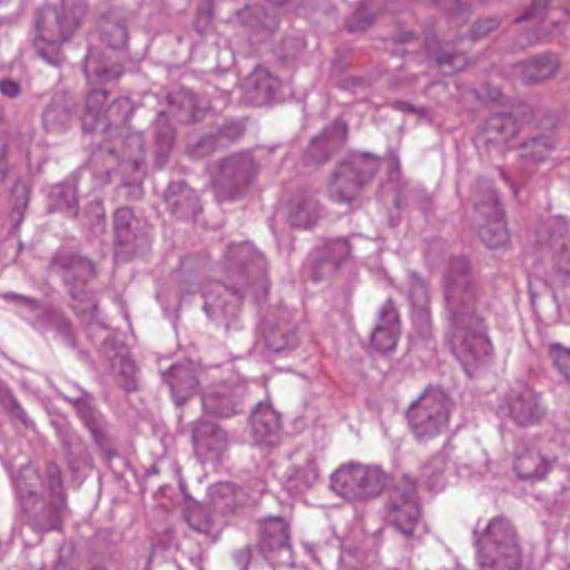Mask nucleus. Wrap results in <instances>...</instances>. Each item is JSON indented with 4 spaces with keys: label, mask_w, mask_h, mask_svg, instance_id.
Listing matches in <instances>:
<instances>
[{
    "label": "nucleus",
    "mask_w": 570,
    "mask_h": 570,
    "mask_svg": "<svg viewBox=\"0 0 570 570\" xmlns=\"http://www.w3.org/2000/svg\"><path fill=\"white\" fill-rule=\"evenodd\" d=\"M442 292L452 352L471 375L470 367L476 368L492 356L488 325L492 301L475 281L465 257L450 259L443 274Z\"/></svg>",
    "instance_id": "nucleus-1"
},
{
    "label": "nucleus",
    "mask_w": 570,
    "mask_h": 570,
    "mask_svg": "<svg viewBox=\"0 0 570 570\" xmlns=\"http://www.w3.org/2000/svg\"><path fill=\"white\" fill-rule=\"evenodd\" d=\"M225 282L209 284L203 293L204 311L226 332L238 330L239 306L252 289L256 299L268 293L266 259L249 243L232 244L225 253Z\"/></svg>",
    "instance_id": "nucleus-2"
},
{
    "label": "nucleus",
    "mask_w": 570,
    "mask_h": 570,
    "mask_svg": "<svg viewBox=\"0 0 570 570\" xmlns=\"http://www.w3.org/2000/svg\"><path fill=\"white\" fill-rule=\"evenodd\" d=\"M87 12L86 0H60L57 6H43L36 13L33 47L39 57L52 66L63 60L61 45L79 28Z\"/></svg>",
    "instance_id": "nucleus-3"
},
{
    "label": "nucleus",
    "mask_w": 570,
    "mask_h": 570,
    "mask_svg": "<svg viewBox=\"0 0 570 570\" xmlns=\"http://www.w3.org/2000/svg\"><path fill=\"white\" fill-rule=\"evenodd\" d=\"M49 269L58 275L71 298V307L82 322L91 324L98 320V302L88 284L96 277L94 262L70 249H59L52 257Z\"/></svg>",
    "instance_id": "nucleus-4"
},
{
    "label": "nucleus",
    "mask_w": 570,
    "mask_h": 570,
    "mask_svg": "<svg viewBox=\"0 0 570 570\" xmlns=\"http://www.w3.org/2000/svg\"><path fill=\"white\" fill-rule=\"evenodd\" d=\"M474 537L478 562L482 569H521L522 558L517 530L508 518H492L482 532L474 531Z\"/></svg>",
    "instance_id": "nucleus-5"
},
{
    "label": "nucleus",
    "mask_w": 570,
    "mask_h": 570,
    "mask_svg": "<svg viewBox=\"0 0 570 570\" xmlns=\"http://www.w3.org/2000/svg\"><path fill=\"white\" fill-rule=\"evenodd\" d=\"M40 488L41 476L38 471L23 468L16 481V489L27 523L38 533L60 530L66 502L61 499H49L46 502L40 495Z\"/></svg>",
    "instance_id": "nucleus-6"
},
{
    "label": "nucleus",
    "mask_w": 570,
    "mask_h": 570,
    "mask_svg": "<svg viewBox=\"0 0 570 570\" xmlns=\"http://www.w3.org/2000/svg\"><path fill=\"white\" fill-rule=\"evenodd\" d=\"M381 159L371 153H356L332 170L327 181L330 198L337 204H352L376 175Z\"/></svg>",
    "instance_id": "nucleus-7"
},
{
    "label": "nucleus",
    "mask_w": 570,
    "mask_h": 570,
    "mask_svg": "<svg viewBox=\"0 0 570 570\" xmlns=\"http://www.w3.org/2000/svg\"><path fill=\"white\" fill-rule=\"evenodd\" d=\"M452 402L440 387L429 386L411 403L405 416L419 441L431 440L443 433L449 425Z\"/></svg>",
    "instance_id": "nucleus-8"
},
{
    "label": "nucleus",
    "mask_w": 570,
    "mask_h": 570,
    "mask_svg": "<svg viewBox=\"0 0 570 570\" xmlns=\"http://www.w3.org/2000/svg\"><path fill=\"white\" fill-rule=\"evenodd\" d=\"M108 91L91 89L85 100L80 116L82 129L87 132L100 131L108 136L121 131L134 112L129 98L119 97L106 106Z\"/></svg>",
    "instance_id": "nucleus-9"
},
{
    "label": "nucleus",
    "mask_w": 570,
    "mask_h": 570,
    "mask_svg": "<svg viewBox=\"0 0 570 570\" xmlns=\"http://www.w3.org/2000/svg\"><path fill=\"white\" fill-rule=\"evenodd\" d=\"M331 489L350 502L379 497L387 483V474L376 465L342 464L331 474Z\"/></svg>",
    "instance_id": "nucleus-10"
},
{
    "label": "nucleus",
    "mask_w": 570,
    "mask_h": 570,
    "mask_svg": "<svg viewBox=\"0 0 570 570\" xmlns=\"http://www.w3.org/2000/svg\"><path fill=\"white\" fill-rule=\"evenodd\" d=\"M474 216L481 240L490 248H499L509 242L503 220L504 212L498 200L492 183L479 180L473 190Z\"/></svg>",
    "instance_id": "nucleus-11"
},
{
    "label": "nucleus",
    "mask_w": 570,
    "mask_h": 570,
    "mask_svg": "<svg viewBox=\"0 0 570 570\" xmlns=\"http://www.w3.org/2000/svg\"><path fill=\"white\" fill-rule=\"evenodd\" d=\"M497 413L502 421L520 429L541 424L547 415L540 394L532 387L511 389L499 401Z\"/></svg>",
    "instance_id": "nucleus-12"
},
{
    "label": "nucleus",
    "mask_w": 570,
    "mask_h": 570,
    "mask_svg": "<svg viewBox=\"0 0 570 570\" xmlns=\"http://www.w3.org/2000/svg\"><path fill=\"white\" fill-rule=\"evenodd\" d=\"M259 165L250 153H238L224 158L214 180L217 196L222 200L234 199L255 179Z\"/></svg>",
    "instance_id": "nucleus-13"
},
{
    "label": "nucleus",
    "mask_w": 570,
    "mask_h": 570,
    "mask_svg": "<svg viewBox=\"0 0 570 570\" xmlns=\"http://www.w3.org/2000/svg\"><path fill=\"white\" fill-rule=\"evenodd\" d=\"M352 249L350 237L327 238L315 248L302 273L313 282L330 279L351 261Z\"/></svg>",
    "instance_id": "nucleus-14"
},
{
    "label": "nucleus",
    "mask_w": 570,
    "mask_h": 570,
    "mask_svg": "<svg viewBox=\"0 0 570 570\" xmlns=\"http://www.w3.org/2000/svg\"><path fill=\"white\" fill-rule=\"evenodd\" d=\"M386 509L390 525L404 537H412L421 518L415 484L406 483L403 488L395 487L390 494Z\"/></svg>",
    "instance_id": "nucleus-15"
},
{
    "label": "nucleus",
    "mask_w": 570,
    "mask_h": 570,
    "mask_svg": "<svg viewBox=\"0 0 570 570\" xmlns=\"http://www.w3.org/2000/svg\"><path fill=\"white\" fill-rule=\"evenodd\" d=\"M261 537L258 542L262 561H255L252 570H275L271 563L274 554L291 552V534L288 522L281 517H267L259 522Z\"/></svg>",
    "instance_id": "nucleus-16"
},
{
    "label": "nucleus",
    "mask_w": 570,
    "mask_h": 570,
    "mask_svg": "<svg viewBox=\"0 0 570 570\" xmlns=\"http://www.w3.org/2000/svg\"><path fill=\"white\" fill-rule=\"evenodd\" d=\"M236 20L254 42L268 40L279 29L278 10L272 4H247L236 12Z\"/></svg>",
    "instance_id": "nucleus-17"
},
{
    "label": "nucleus",
    "mask_w": 570,
    "mask_h": 570,
    "mask_svg": "<svg viewBox=\"0 0 570 570\" xmlns=\"http://www.w3.org/2000/svg\"><path fill=\"white\" fill-rule=\"evenodd\" d=\"M347 135V122L342 119H335L311 140L303 157L304 163L306 165L326 163L345 145Z\"/></svg>",
    "instance_id": "nucleus-18"
},
{
    "label": "nucleus",
    "mask_w": 570,
    "mask_h": 570,
    "mask_svg": "<svg viewBox=\"0 0 570 570\" xmlns=\"http://www.w3.org/2000/svg\"><path fill=\"white\" fill-rule=\"evenodd\" d=\"M191 441L195 453L205 460H217L227 450V432L217 423L198 420L191 423Z\"/></svg>",
    "instance_id": "nucleus-19"
},
{
    "label": "nucleus",
    "mask_w": 570,
    "mask_h": 570,
    "mask_svg": "<svg viewBox=\"0 0 570 570\" xmlns=\"http://www.w3.org/2000/svg\"><path fill=\"white\" fill-rule=\"evenodd\" d=\"M163 382L177 406L184 405L199 390L197 370L189 361L171 365L163 373Z\"/></svg>",
    "instance_id": "nucleus-20"
},
{
    "label": "nucleus",
    "mask_w": 570,
    "mask_h": 570,
    "mask_svg": "<svg viewBox=\"0 0 570 570\" xmlns=\"http://www.w3.org/2000/svg\"><path fill=\"white\" fill-rule=\"evenodd\" d=\"M513 459L518 478L532 483L546 479L554 464L553 460L542 455L538 449L523 443L515 444Z\"/></svg>",
    "instance_id": "nucleus-21"
},
{
    "label": "nucleus",
    "mask_w": 570,
    "mask_h": 570,
    "mask_svg": "<svg viewBox=\"0 0 570 570\" xmlns=\"http://www.w3.org/2000/svg\"><path fill=\"white\" fill-rule=\"evenodd\" d=\"M399 336V313L394 301L387 298L379 309V322L371 335V346L380 353H389L396 347Z\"/></svg>",
    "instance_id": "nucleus-22"
},
{
    "label": "nucleus",
    "mask_w": 570,
    "mask_h": 570,
    "mask_svg": "<svg viewBox=\"0 0 570 570\" xmlns=\"http://www.w3.org/2000/svg\"><path fill=\"white\" fill-rule=\"evenodd\" d=\"M71 401L75 403V413L83 428L89 432L91 441L100 450L110 454L112 435L106 416L94 403L89 404L78 399Z\"/></svg>",
    "instance_id": "nucleus-23"
},
{
    "label": "nucleus",
    "mask_w": 570,
    "mask_h": 570,
    "mask_svg": "<svg viewBox=\"0 0 570 570\" xmlns=\"http://www.w3.org/2000/svg\"><path fill=\"white\" fill-rule=\"evenodd\" d=\"M249 423L255 443L274 446L279 440V414L266 403H258L252 411Z\"/></svg>",
    "instance_id": "nucleus-24"
},
{
    "label": "nucleus",
    "mask_w": 570,
    "mask_h": 570,
    "mask_svg": "<svg viewBox=\"0 0 570 570\" xmlns=\"http://www.w3.org/2000/svg\"><path fill=\"white\" fill-rule=\"evenodd\" d=\"M164 200L170 214L178 219L195 218L200 210L198 195L183 180L168 185Z\"/></svg>",
    "instance_id": "nucleus-25"
},
{
    "label": "nucleus",
    "mask_w": 570,
    "mask_h": 570,
    "mask_svg": "<svg viewBox=\"0 0 570 570\" xmlns=\"http://www.w3.org/2000/svg\"><path fill=\"white\" fill-rule=\"evenodd\" d=\"M77 102L67 92H56L42 112L43 127L49 132L67 130L73 119Z\"/></svg>",
    "instance_id": "nucleus-26"
},
{
    "label": "nucleus",
    "mask_w": 570,
    "mask_h": 570,
    "mask_svg": "<svg viewBox=\"0 0 570 570\" xmlns=\"http://www.w3.org/2000/svg\"><path fill=\"white\" fill-rule=\"evenodd\" d=\"M281 87V80L264 67H256L245 81L247 99L257 106L275 100Z\"/></svg>",
    "instance_id": "nucleus-27"
},
{
    "label": "nucleus",
    "mask_w": 570,
    "mask_h": 570,
    "mask_svg": "<svg viewBox=\"0 0 570 570\" xmlns=\"http://www.w3.org/2000/svg\"><path fill=\"white\" fill-rule=\"evenodd\" d=\"M515 72L528 85H535L552 78L560 68L557 55L544 52L515 65Z\"/></svg>",
    "instance_id": "nucleus-28"
},
{
    "label": "nucleus",
    "mask_w": 570,
    "mask_h": 570,
    "mask_svg": "<svg viewBox=\"0 0 570 570\" xmlns=\"http://www.w3.org/2000/svg\"><path fill=\"white\" fill-rule=\"evenodd\" d=\"M203 409L220 419H228L242 411V404L236 393L229 387L222 386L203 396Z\"/></svg>",
    "instance_id": "nucleus-29"
},
{
    "label": "nucleus",
    "mask_w": 570,
    "mask_h": 570,
    "mask_svg": "<svg viewBox=\"0 0 570 570\" xmlns=\"http://www.w3.org/2000/svg\"><path fill=\"white\" fill-rule=\"evenodd\" d=\"M120 160L116 146L104 144L95 147L89 157V166L95 179L101 185L110 183Z\"/></svg>",
    "instance_id": "nucleus-30"
},
{
    "label": "nucleus",
    "mask_w": 570,
    "mask_h": 570,
    "mask_svg": "<svg viewBox=\"0 0 570 570\" xmlns=\"http://www.w3.org/2000/svg\"><path fill=\"white\" fill-rule=\"evenodd\" d=\"M520 130V122L511 112L491 115L484 124L483 136L485 144H502L512 139Z\"/></svg>",
    "instance_id": "nucleus-31"
},
{
    "label": "nucleus",
    "mask_w": 570,
    "mask_h": 570,
    "mask_svg": "<svg viewBox=\"0 0 570 570\" xmlns=\"http://www.w3.org/2000/svg\"><path fill=\"white\" fill-rule=\"evenodd\" d=\"M265 346L273 353L294 350L298 345L296 332L287 322H266L262 330Z\"/></svg>",
    "instance_id": "nucleus-32"
},
{
    "label": "nucleus",
    "mask_w": 570,
    "mask_h": 570,
    "mask_svg": "<svg viewBox=\"0 0 570 570\" xmlns=\"http://www.w3.org/2000/svg\"><path fill=\"white\" fill-rule=\"evenodd\" d=\"M101 40L111 49H121L128 40L127 22L121 11L110 9L99 22Z\"/></svg>",
    "instance_id": "nucleus-33"
},
{
    "label": "nucleus",
    "mask_w": 570,
    "mask_h": 570,
    "mask_svg": "<svg viewBox=\"0 0 570 570\" xmlns=\"http://www.w3.org/2000/svg\"><path fill=\"white\" fill-rule=\"evenodd\" d=\"M169 102V114L179 122L197 121L203 111V107L198 104V98L189 90L180 89L170 92L167 97Z\"/></svg>",
    "instance_id": "nucleus-34"
},
{
    "label": "nucleus",
    "mask_w": 570,
    "mask_h": 570,
    "mask_svg": "<svg viewBox=\"0 0 570 570\" xmlns=\"http://www.w3.org/2000/svg\"><path fill=\"white\" fill-rule=\"evenodd\" d=\"M122 66L118 62L107 63L97 50H90L83 62V72L89 81L108 82L122 75Z\"/></svg>",
    "instance_id": "nucleus-35"
},
{
    "label": "nucleus",
    "mask_w": 570,
    "mask_h": 570,
    "mask_svg": "<svg viewBox=\"0 0 570 570\" xmlns=\"http://www.w3.org/2000/svg\"><path fill=\"white\" fill-rule=\"evenodd\" d=\"M318 479V469L315 460L308 456L304 465H296L292 469L286 488L294 494H301L312 488Z\"/></svg>",
    "instance_id": "nucleus-36"
},
{
    "label": "nucleus",
    "mask_w": 570,
    "mask_h": 570,
    "mask_svg": "<svg viewBox=\"0 0 570 570\" xmlns=\"http://www.w3.org/2000/svg\"><path fill=\"white\" fill-rule=\"evenodd\" d=\"M448 462V455L440 452L422 465L421 478L431 491H439L445 487Z\"/></svg>",
    "instance_id": "nucleus-37"
},
{
    "label": "nucleus",
    "mask_w": 570,
    "mask_h": 570,
    "mask_svg": "<svg viewBox=\"0 0 570 570\" xmlns=\"http://www.w3.org/2000/svg\"><path fill=\"white\" fill-rule=\"evenodd\" d=\"M320 217V205L313 198L293 203L288 213V223L296 228H311Z\"/></svg>",
    "instance_id": "nucleus-38"
},
{
    "label": "nucleus",
    "mask_w": 570,
    "mask_h": 570,
    "mask_svg": "<svg viewBox=\"0 0 570 570\" xmlns=\"http://www.w3.org/2000/svg\"><path fill=\"white\" fill-rule=\"evenodd\" d=\"M554 148L556 139L549 134L532 136L519 147L521 157L534 163L546 160Z\"/></svg>",
    "instance_id": "nucleus-39"
},
{
    "label": "nucleus",
    "mask_w": 570,
    "mask_h": 570,
    "mask_svg": "<svg viewBox=\"0 0 570 570\" xmlns=\"http://www.w3.org/2000/svg\"><path fill=\"white\" fill-rule=\"evenodd\" d=\"M138 220L131 208L121 207L114 214V232L116 242L120 245H130L136 238Z\"/></svg>",
    "instance_id": "nucleus-40"
},
{
    "label": "nucleus",
    "mask_w": 570,
    "mask_h": 570,
    "mask_svg": "<svg viewBox=\"0 0 570 570\" xmlns=\"http://www.w3.org/2000/svg\"><path fill=\"white\" fill-rule=\"evenodd\" d=\"M154 139L158 163L165 161L175 139V130L169 124L168 115L159 112L154 124Z\"/></svg>",
    "instance_id": "nucleus-41"
},
{
    "label": "nucleus",
    "mask_w": 570,
    "mask_h": 570,
    "mask_svg": "<svg viewBox=\"0 0 570 570\" xmlns=\"http://www.w3.org/2000/svg\"><path fill=\"white\" fill-rule=\"evenodd\" d=\"M112 137L117 138L111 146H116L118 155L122 161L137 164L144 154V139L138 132H130L122 136V132H115Z\"/></svg>",
    "instance_id": "nucleus-42"
},
{
    "label": "nucleus",
    "mask_w": 570,
    "mask_h": 570,
    "mask_svg": "<svg viewBox=\"0 0 570 570\" xmlns=\"http://www.w3.org/2000/svg\"><path fill=\"white\" fill-rule=\"evenodd\" d=\"M111 366L117 384L122 390L132 392L138 389V371L130 357L126 355L117 356Z\"/></svg>",
    "instance_id": "nucleus-43"
},
{
    "label": "nucleus",
    "mask_w": 570,
    "mask_h": 570,
    "mask_svg": "<svg viewBox=\"0 0 570 570\" xmlns=\"http://www.w3.org/2000/svg\"><path fill=\"white\" fill-rule=\"evenodd\" d=\"M49 198L56 210L66 212L71 216L78 214L77 191L71 184H60L52 187Z\"/></svg>",
    "instance_id": "nucleus-44"
},
{
    "label": "nucleus",
    "mask_w": 570,
    "mask_h": 570,
    "mask_svg": "<svg viewBox=\"0 0 570 570\" xmlns=\"http://www.w3.org/2000/svg\"><path fill=\"white\" fill-rule=\"evenodd\" d=\"M425 46L436 63L444 69L445 73L462 70L466 66V57L461 52L450 49L449 45L435 50L432 49L429 42Z\"/></svg>",
    "instance_id": "nucleus-45"
},
{
    "label": "nucleus",
    "mask_w": 570,
    "mask_h": 570,
    "mask_svg": "<svg viewBox=\"0 0 570 570\" xmlns=\"http://www.w3.org/2000/svg\"><path fill=\"white\" fill-rule=\"evenodd\" d=\"M46 488L49 499H61L66 502V492L62 483V474L60 468L55 462L46 465V480L41 479V488Z\"/></svg>",
    "instance_id": "nucleus-46"
},
{
    "label": "nucleus",
    "mask_w": 570,
    "mask_h": 570,
    "mask_svg": "<svg viewBox=\"0 0 570 570\" xmlns=\"http://www.w3.org/2000/svg\"><path fill=\"white\" fill-rule=\"evenodd\" d=\"M29 204V187L23 181H18L12 187V210L10 219L13 228L22 222L24 209Z\"/></svg>",
    "instance_id": "nucleus-47"
},
{
    "label": "nucleus",
    "mask_w": 570,
    "mask_h": 570,
    "mask_svg": "<svg viewBox=\"0 0 570 570\" xmlns=\"http://www.w3.org/2000/svg\"><path fill=\"white\" fill-rule=\"evenodd\" d=\"M185 520L191 530L200 534H208L213 527L209 515L198 504L185 509Z\"/></svg>",
    "instance_id": "nucleus-48"
},
{
    "label": "nucleus",
    "mask_w": 570,
    "mask_h": 570,
    "mask_svg": "<svg viewBox=\"0 0 570 570\" xmlns=\"http://www.w3.org/2000/svg\"><path fill=\"white\" fill-rule=\"evenodd\" d=\"M196 32L206 39V41L210 45V53L213 56L217 55V36L213 30L212 26V13L209 11H198L195 21H194Z\"/></svg>",
    "instance_id": "nucleus-49"
},
{
    "label": "nucleus",
    "mask_w": 570,
    "mask_h": 570,
    "mask_svg": "<svg viewBox=\"0 0 570 570\" xmlns=\"http://www.w3.org/2000/svg\"><path fill=\"white\" fill-rule=\"evenodd\" d=\"M0 404L11 416L19 420L24 426H29V419L26 411L19 404L12 392L0 383Z\"/></svg>",
    "instance_id": "nucleus-50"
},
{
    "label": "nucleus",
    "mask_w": 570,
    "mask_h": 570,
    "mask_svg": "<svg viewBox=\"0 0 570 570\" xmlns=\"http://www.w3.org/2000/svg\"><path fill=\"white\" fill-rule=\"evenodd\" d=\"M245 132V124L242 120L225 121L213 136L216 138L217 145L223 146L226 142L238 140Z\"/></svg>",
    "instance_id": "nucleus-51"
},
{
    "label": "nucleus",
    "mask_w": 570,
    "mask_h": 570,
    "mask_svg": "<svg viewBox=\"0 0 570 570\" xmlns=\"http://www.w3.org/2000/svg\"><path fill=\"white\" fill-rule=\"evenodd\" d=\"M548 352L558 372L570 384V348L553 343L549 345Z\"/></svg>",
    "instance_id": "nucleus-52"
},
{
    "label": "nucleus",
    "mask_w": 570,
    "mask_h": 570,
    "mask_svg": "<svg viewBox=\"0 0 570 570\" xmlns=\"http://www.w3.org/2000/svg\"><path fill=\"white\" fill-rule=\"evenodd\" d=\"M370 4L371 0H363L361 2L360 7L346 22L348 32L366 30L374 22V17L367 12Z\"/></svg>",
    "instance_id": "nucleus-53"
},
{
    "label": "nucleus",
    "mask_w": 570,
    "mask_h": 570,
    "mask_svg": "<svg viewBox=\"0 0 570 570\" xmlns=\"http://www.w3.org/2000/svg\"><path fill=\"white\" fill-rule=\"evenodd\" d=\"M409 298L412 306L429 305L428 285L416 273L410 274Z\"/></svg>",
    "instance_id": "nucleus-54"
},
{
    "label": "nucleus",
    "mask_w": 570,
    "mask_h": 570,
    "mask_svg": "<svg viewBox=\"0 0 570 570\" xmlns=\"http://www.w3.org/2000/svg\"><path fill=\"white\" fill-rule=\"evenodd\" d=\"M218 148L216 138L213 135L205 136L196 142H189L187 153L191 158L200 159L212 155Z\"/></svg>",
    "instance_id": "nucleus-55"
},
{
    "label": "nucleus",
    "mask_w": 570,
    "mask_h": 570,
    "mask_svg": "<svg viewBox=\"0 0 570 570\" xmlns=\"http://www.w3.org/2000/svg\"><path fill=\"white\" fill-rule=\"evenodd\" d=\"M2 299L9 303H13L18 307L22 309V313L26 314V317L32 313L41 309V303L32 298L30 296H26L22 294L7 292L1 295Z\"/></svg>",
    "instance_id": "nucleus-56"
},
{
    "label": "nucleus",
    "mask_w": 570,
    "mask_h": 570,
    "mask_svg": "<svg viewBox=\"0 0 570 570\" xmlns=\"http://www.w3.org/2000/svg\"><path fill=\"white\" fill-rule=\"evenodd\" d=\"M412 320L413 324L422 337H429L431 335V315L429 305H415L412 306Z\"/></svg>",
    "instance_id": "nucleus-57"
},
{
    "label": "nucleus",
    "mask_w": 570,
    "mask_h": 570,
    "mask_svg": "<svg viewBox=\"0 0 570 570\" xmlns=\"http://www.w3.org/2000/svg\"><path fill=\"white\" fill-rule=\"evenodd\" d=\"M61 316L62 314L59 311L47 308L41 304V309L32 312L28 318L32 322L33 326L47 328L53 327Z\"/></svg>",
    "instance_id": "nucleus-58"
},
{
    "label": "nucleus",
    "mask_w": 570,
    "mask_h": 570,
    "mask_svg": "<svg viewBox=\"0 0 570 570\" xmlns=\"http://www.w3.org/2000/svg\"><path fill=\"white\" fill-rule=\"evenodd\" d=\"M61 443L70 466H72L86 453L85 442L78 436H63L61 438Z\"/></svg>",
    "instance_id": "nucleus-59"
},
{
    "label": "nucleus",
    "mask_w": 570,
    "mask_h": 570,
    "mask_svg": "<svg viewBox=\"0 0 570 570\" xmlns=\"http://www.w3.org/2000/svg\"><path fill=\"white\" fill-rule=\"evenodd\" d=\"M235 491L236 485L229 482L218 483L209 489L210 498L214 503H218L219 500H227L225 503L226 507H232L234 504V500L232 498L235 495Z\"/></svg>",
    "instance_id": "nucleus-60"
},
{
    "label": "nucleus",
    "mask_w": 570,
    "mask_h": 570,
    "mask_svg": "<svg viewBox=\"0 0 570 570\" xmlns=\"http://www.w3.org/2000/svg\"><path fill=\"white\" fill-rule=\"evenodd\" d=\"M500 24L497 18H485L475 21L471 27V38L479 40L487 37L491 31L495 30Z\"/></svg>",
    "instance_id": "nucleus-61"
},
{
    "label": "nucleus",
    "mask_w": 570,
    "mask_h": 570,
    "mask_svg": "<svg viewBox=\"0 0 570 570\" xmlns=\"http://www.w3.org/2000/svg\"><path fill=\"white\" fill-rule=\"evenodd\" d=\"M305 49V41L299 37L288 36L282 41L281 50L284 59H295Z\"/></svg>",
    "instance_id": "nucleus-62"
},
{
    "label": "nucleus",
    "mask_w": 570,
    "mask_h": 570,
    "mask_svg": "<svg viewBox=\"0 0 570 570\" xmlns=\"http://www.w3.org/2000/svg\"><path fill=\"white\" fill-rule=\"evenodd\" d=\"M253 547L249 544H246L234 551L233 559L239 570H248L253 560Z\"/></svg>",
    "instance_id": "nucleus-63"
},
{
    "label": "nucleus",
    "mask_w": 570,
    "mask_h": 570,
    "mask_svg": "<svg viewBox=\"0 0 570 570\" xmlns=\"http://www.w3.org/2000/svg\"><path fill=\"white\" fill-rule=\"evenodd\" d=\"M0 94L3 97L14 99L21 94V86L18 81L6 78L0 80Z\"/></svg>",
    "instance_id": "nucleus-64"
}]
</instances>
